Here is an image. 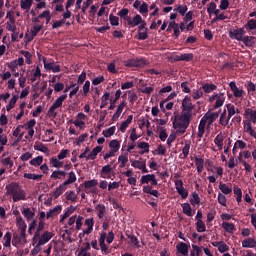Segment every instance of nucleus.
Instances as JSON below:
<instances>
[{"instance_id": "9d476101", "label": "nucleus", "mask_w": 256, "mask_h": 256, "mask_svg": "<svg viewBox=\"0 0 256 256\" xmlns=\"http://www.w3.org/2000/svg\"><path fill=\"white\" fill-rule=\"evenodd\" d=\"M126 19L130 27H137V25H141V23H143V17H141V15L139 14L135 15L133 19L131 18H126Z\"/></svg>"}, {"instance_id": "3c124183", "label": "nucleus", "mask_w": 256, "mask_h": 256, "mask_svg": "<svg viewBox=\"0 0 256 256\" xmlns=\"http://www.w3.org/2000/svg\"><path fill=\"white\" fill-rule=\"evenodd\" d=\"M191 205H199L201 203V198L199 197V194L197 192L192 193V199H190Z\"/></svg>"}, {"instance_id": "37998d69", "label": "nucleus", "mask_w": 256, "mask_h": 256, "mask_svg": "<svg viewBox=\"0 0 256 256\" xmlns=\"http://www.w3.org/2000/svg\"><path fill=\"white\" fill-rule=\"evenodd\" d=\"M99 182L96 179L88 180L84 182V189H92V187H97Z\"/></svg>"}, {"instance_id": "6ab92c4d", "label": "nucleus", "mask_w": 256, "mask_h": 256, "mask_svg": "<svg viewBox=\"0 0 256 256\" xmlns=\"http://www.w3.org/2000/svg\"><path fill=\"white\" fill-rule=\"evenodd\" d=\"M245 117L248 118V121H252V123H256V110H253L251 108H247L244 112Z\"/></svg>"}, {"instance_id": "a18cd8bd", "label": "nucleus", "mask_w": 256, "mask_h": 256, "mask_svg": "<svg viewBox=\"0 0 256 256\" xmlns=\"http://www.w3.org/2000/svg\"><path fill=\"white\" fill-rule=\"evenodd\" d=\"M109 97H111V94L109 92H105L101 98L102 102L100 105V109H105V107H107V101H109Z\"/></svg>"}, {"instance_id": "864d4df0", "label": "nucleus", "mask_w": 256, "mask_h": 256, "mask_svg": "<svg viewBox=\"0 0 256 256\" xmlns=\"http://www.w3.org/2000/svg\"><path fill=\"white\" fill-rule=\"evenodd\" d=\"M24 177L25 179H33L34 181H40V179H43V175L41 174L25 173Z\"/></svg>"}, {"instance_id": "4468645a", "label": "nucleus", "mask_w": 256, "mask_h": 256, "mask_svg": "<svg viewBox=\"0 0 256 256\" xmlns=\"http://www.w3.org/2000/svg\"><path fill=\"white\" fill-rule=\"evenodd\" d=\"M101 151H103V146H96L92 149L91 153L87 155L86 159L94 161V159H97V155H99Z\"/></svg>"}, {"instance_id": "cd10ccee", "label": "nucleus", "mask_w": 256, "mask_h": 256, "mask_svg": "<svg viewBox=\"0 0 256 256\" xmlns=\"http://www.w3.org/2000/svg\"><path fill=\"white\" fill-rule=\"evenodd\" d=\"M224 103H225V93H220L218 95V98H216L214 109H219V107H223Z\"/></svg>"}, {"instance_id": "412c9836", "label": "nucleus", "mask_w": 256, "mask_h": 256, "mask_svg": "<svg viewBox=\"0 0 256 256\" xmlns=\"http://www.w3.org/2000/svg\"><path fill=\"white\" fill-rule=\"evenodd\" d=\"M132 167H135V169H141L142 173H149V170L147 169V165L145 164V162H141L139 160H135L132 163Z\"/></svg>"}, {"instance_id": "2eb2a0df", "label": "nucleus", "mask_w": 256, "mask_h": 256, "mask_svg": "<svg viewBox=\"0 0 256 256\" xmlns=\"http://www.w3.org/2000/svg\"><path fill=\"white\" fill-rule=\"evenodd\" d=\"M229 117L227 116V109H224L219 118V125H222V127H227L229 125Z\"/></svg>"}, {"instance_id": "7ed1b4c3", "label": "nucleus", "mask_w": 256, "mask_h": 256, "mask_svg": "<svg viewBox=\"0 0 256 256\" xmlns=\"http://www.w3.org/2000/svg\"><path fill=\"white\" fill-rule=\"evenodd\" d=\"M65 99H67V94H63L55 100L48 110V117H52V119L57 117V109H59V107H63V101H65Z\"/></svg>"}, {"instance_id": "20e7f679", "label": "nucleus", "mask_w": 256, "mask_h": 256, "mask_svg": "<svg viewBox=\"0 0 256 256\" xmlns=\"http://www.w3.org/2000/svg\"><path fill=\"white\" fill-rule=\"evenodd\" d=\"M182 111L181 113H185L186 115H190L193 117V109H195V105L189 96H185L182 100Z\"/></svg>"}, {"instance_id": "c85d7f7f", "label": "nucleus", "mask_w": 256, "mask_h": 256, "mask_svg": "<svg viewBox=\"0 0 256 256\" xmlns=\"http://www.w3.org/2000/svg\"><path fill=\"white\" fill-rule=\"evenodd\" d=\"M68 179L66 181H64V185L67 187V185H73V183H75V181H77V175L75 174V172L71 171L68 174Z\"/></svg>"}, {"instance_id": "680f3d73", "label": "nucleus", "mask_w": 256, "mask_h": 256, "mask_svg": "<svg viewBox=\"0 0 256 256\" xmlns=\"http://www.w3.org/2000/svg\"><path fill=\"white\" fill-rule=\"evenodd\" d=\"M67 201H72L75 203L77 201V195H75V191H69L65 193Z\"/></svg>"}, {"instance_id": "c9c22d12", "label": "nucleus", "mask_w": 256, "mask_h": 256, "mask_svg": "<svg viewBox=\"0 0 256 256\" xmlns=\"http://www.w3.org/2000/svg\"><path fill=\"white\" fill-rule=\"evenodd\" d=\"M22 215H24L27 221H31V219L35 217V212L31 211V208H24L22 210Z\"/></svg>"}, {"instance_id": "dca6fc26", "label": "nucleus", "mask_w": 256, "mask_h": 256, "mask_svg": "<svg viewBox=\"0 0 256 256\" xmlns=\"http://www.w3.org/2000/svg\"><path fill=\"white\" fill-rule=\"evenodd\" d=\"M219 189L224 195H231L233 193V188L231 187V184H225L223 182H220Z\"/></svg>"}, {"instance_id": "13d9d810", "label": "nucleus", "mask_w": 256, "mask_h": 256, "mask_svg": "<svg viewBox=\"0 0 256 256\" xmlns=\"http://www.w3.org/2000/svg\"><path fill=\"white\" fill-rule=\"evenodd\" d=\"M215 145H217L218 149L221 151L223 149V136L218 134L214 139Z\"/></svg>"}, {"instance_id": "ea45409f", "label": "nucleus", "mask_w": 256, "mask_h": 256, "mask_svg": "<svg viewBox=\"0 0 256 256\" xmlns=\"http://www.w3.org/2000/svg\"><path fill=\"white\" fill-rule=\"evenodd\" d=\"M19 100V96L17 95H14L9 104L6 106V111H11V109H14L15 108V105L17 104V101Z\"/></svg>"}, {"instance_id": "a19ab883", "label": "nucleus", "mask_w": 256, "mask_h": 256, "mask_svg": "<svg viewBox=\"0 0 256 256\" xmlns=\"http://www.w3.org/2000/svg\"><path fill=\"white\" fill-rule=\"evenodd\" d=\"M126 237L130 239V243H132V245H134L136 249H139V247H141V245H139V239L135 235L126 234Z\"/></svg>"}, {"instance_id": "bb28decb", "label": "nucleus", "mask_w": 256, "mask_h": 256, "mask_svg": "<svg viewBox=\"0 0 256 256\" xmlns=\"http://www.w3.org/2000/svg\"><path fill=\"white\" fill-rule=\"evenodd\" d=\"M246 47H253L255 45V37L254 36H243L241 40Z\"/></svg>"}, {"instance_id": "58836bf2", "label": "nucleus", "mask_w": 256, "mask_h": 256, "mask_svg": "<svg viewBox=\"0 0 256 256\" xmlns=\"http://www.w3.org/2000/svg\"><path fill=\"white\" fill-rule=\"evenodd\" d=\"M17 227L20 229V231H27V224L25 223V220H23V217H17Z\"/></svg>"}, {"instance_id": "393cba45", "label": "nucleus", "mask_w": 256, "mask_h": 256, "mask_svg": "<svg viewBox=\"0 0 256 256\" xmlns=\"http://www.w3.org/2000/svg\"><path fill=\"white\" fill-rule=\"evenodd\" d=\"M222 229H224L226 233H235L236 231L235 224L229 222H223Z\"/></svg>"}, {"instance_id": "052dcab7", "label": "nucleus", "mask_w": 256, "mask_h": 256, "mask_svg": "<svg viewBox=\"0 0 256 256\" xmlns=\"http://www.w3.org/2000/svg\"><path fill=\"white\" fill-rule=\"evenodd\" d=\"M149 29L138 32V40L145 41V39H149Z\"/></svg>"}, {"instance_id": "c03bdc74", "label": "nucleus", "mask_w": 256, "mask_h": 256, "mask_svg": "<svg viewBox=\"0 0 256 256\" xmlns=\"http://www.w3.org/2000/svg\"><path fill=\"white\" fill-rule=\"evenodd\" d=\"M34 149H35V151H41V153L49 152V148H47V146H45V144H43L41 142H39L38 144H35Z\"/></svg>"}, {"instance_id": "79ce46f5", "label": "nucleus", "mask_w": 256, "mask_h": 256, "mask_svg": "<svg viewBox=\"0 0 256 256\" xmlns=\"http://www.w3.org/2000/svg\"><path fill=\"white\" fill-rule=\"evenodd\" d=\"M154 177H155V174H147V175L142 176L140 179L141 185L151 183V181Z\"/></svg>"}, {"instance_id": "2f4dec72", "label": "nucleus", "mask_w": 256, "mask_h": 256, "mask_svg": "<svg viewBox=\"0 0 256 256\" xmlns=\"http://www.w3.org/2000/svg\"><path fill=\"white\" fill-rule=\"evenodd\" d=\"M207 125V122L201 118L200 123L198 125V137H203L205 135V126Z\"/></svg>"}, {"instance_id": "f257e3e1", "label": "nucleus", "mask_w": 256, "mask_h": 256, "mask_svg": "<svg viewBox=\"0 0 256 256\" xmlns=\"http://www.w3.org/2000/svg\"><path fill=\"white\" fill-rule=\"evenodd\" d=\"M6 195H12V201L17 203L18 201H27V193L21 189L19 183L11 182L6 185Z\"/></svg>"}, {"instance_id": "f3484780", "label": "nucleus", "mask_w": 256, "mask_h": 256, "mask_svg": "<svg viewBox=\"0 0 256 256\" xmlns=\"http://www.w3.org/2000/svg\"><path fill=\"white\" fill-rule=\"evenodd\" d=\"M194 160H195L197 173H203V169H205V160L197 156L194 157Z\"/></svg>"}, {"instance_id": "b1692460", "label": "nucleus", "mask_w": 256, "mask_h": 256, "mask_svg": "<svg viewBox=\"0 0 256 256\" xmlns=\"http://www.w3.org/2000/svg\"><path fill=\"white\" fill-rule=\"evenodd\" d=\"M65 191H67V186L64 183L60 184L59 187H57L54 191V199H59V197H61Z\"/></svg>"}, {"instance_id": "4be33fe9", "label": "nucleus", "mask_w": 256, "mask_h": 256, "mask_svg": "<svg viewBox=\"0 0 256 256\" xmlns=\"http://www.w3.org/2000/svg\"><path fill=\"white\" fill-rule=\"evenodd\" d=\"M133 123V115H129L126 119V121H123L120 125V131L121 133H125L127 131V127Z\"/></svg>"}, {"instance_id": "0eeeda50", "label": "nucleus", "mask_w": 256, "mask_h": 256, "mask_svg": "<svg viewBox=\"0 0 256 256\" xmlns=\"http://www.w3.org/2000/svg\"><path fill=\"white\" fill-rule=\"evenodd\" d=\"M229 87L234 95V97H236L237 99H240V97H243V89H239V87H237V83H235V81H232L229 83Z\"/></svg>"}, {"instance_id": "de8ad7c7", "label": "nucleus", "mask_w": 256, "mask_h": 256, "mask_svg": "<svg viewBox=\"0 0 256 256\" xmlns=\"http://www.w3.org/2000/svg\"><path fill=\"white\" fill-rule=\"evenodd\" d=\"M190 149H191V142H186L182 149L183 159H187V157H189Z\"/></svg>"}, {"instance_id": "6e6d98bb", "label": "nucleus", "mask_w": 256, "mask_h": 256, "mask_svg": "<svg viewBox=\"0 0 256 256\" xmlns=\"http://www.w3.org/2000/svg\"><path fill=\"white\" fill-rule=\"evenodd\" d=\"M43 163V156H38L32 160H30V165L33 167H39Z\"/></svg>"}, {"instance_id": "aec40b11", "label": "nucleus", "mask_w": 256, "mask_h": 256, "mask_svg": "<svg viewBox=\"0 0 256 256\" xmlns=\"http://www.w3.org/2000/svg\"><path fill=\"white\" fill-rule=\"evenodd\" d=\"M125 105H126V104H125V101H122V102L119 104V106H118L116 112H115L114 115L112 116V121H113V122L117 121V120L119 119V117H121V114L123 113V109H125Z\"/></svg>"}, {"instance_id": "7c9ffc66", "label": "nucleus", "mask_w": 256, "mask_h": 256, "mask_svg": "<svg viewBox=\"0 0 256 256\" xmlns=\"http://www.w3.org/2000/svg\"><path fill=\"white\" fill-rule=\"evenodd\" d=\"M109 147H110V151L117 153L119 149H121V143H119V140H112L109 143Z\"/></svg>"}, {"instance_id": "a878e982", "label": "nucleus", "mask_w": 256, "mask_h": 256, "mask_svg": "<svg viewBox=\"0 0 256 256\" xmlns=\"http://www.w3.org/2000/svg\"><path fill=\"white\" fill-rule=\"evenodd\" d=\"M67 176V172L63 171V170H55L52 172L50 178L51 179H65V177Z\"/></svg>"}, {"instance_id": "5fc2aeb1", "label": "nucleus", "mask_w": 256, "mask_h": 256, "mask_svg": "<svg viewBox=\"0 0 256 256\" xmlns=\"http://www.w3.org/2000/svg\"><path fill=\"white\" fill-rule=\"evenodd\" d=\"M137 147H138L139 149H144V150H142V151L140 152L141 155H143L144 153H149V143H147V142H139L138 145H137Z\"/></svg>"}, {"instance_id": "e2e57ef3", "label": "nucleus", "mask_w": 256, "mask_h": 256, "mask_svg": "<svg viewBox=\"0 0 256 256\" xmlns=\"http://www.w3.org/2000/svg\"><path fill=\"white\" fill-rule=\"evenodd\" d=\"M244 27L247 29L249 28L250 31H255L256 29V20L255 19H250Z\"/></svg>"}, {"instance_id": "338daca9", "label": "nucleus", "mask_w": 256, "mask_h": 256, "mask_svg": "<svg viewBox=\"0 0 256 256\" xmlns=\"http://www.w3.org/2000/svg\"><path fill=\"white\" fill-rule=\"evenodd\" d=\"M50 163L56 169H61V167H63V162L59 161L57 158H51Z\"/></svg>"}, {"instance_id": "e433bc0d", "label": "nucleus", "mask_w": 256, "mask_h": 256, "mask_svg": "<svg viewBox=\"0 0 256 256\" xmlns=\"http://www.w3.org/2000/svg\"><path fill=\"white\" fill-rule=\"evenodd\" d=\"M33 5V0H21L20 7L25 11H29Z\"/></svg>"}, {"instance_id": "0e129e2a", "label": "nucleus", "mask_w": 256, "mask_h": 256, "mask_svg": "<svg viewBox=\"0 0 256 256\" xmlns=\"http://www.w3.org/2000/svg\"><path fill=\"white\" fill-rule=\"evenodd\" d=\"M193 57V53L180 54V61H186V63H189V61H193Z\"/></svg>"}, {"instance_id": "4c0bfd02", "label": "nucleus", "mask_w": 256, "mask_h": 256, "mask_svg": "<svg viewBox=\"0 0 256 256\" xmlns=\"http://www.w3.org/2000/svg\"><path fill=\"white\" fill-rule=\"evenodd\" d=\"M115 131H117V128L115 126H111L110 128L104 130L102 135H104L106 139H109V137H113V135H115Z\"/></svg>"}, {"instance_id": "423d86ee", "label": "nucleus", "mask_w": 256, "mask_h": 256, "mask_svg": "<svg viewBox=\"0 0 256 256\" xmlns=\"http://www.w3.org/2000/svg\"><path fill=\"white\" fill-rule=\"evenodd\" d=\"M105 239H107V232H101L100 233V238L98 240L99 246L101 248L102 253H109V246L105 244Z\"/></svg>"}, {"instance_id": "6e6552de", "label": "nucleus", "mask_w": 256, "mask_h": 256, "mask_svg": "<svg viewBox=\"0 0 256 256\" xmlns=\"http://www.w3.org/2000/svg\"><path fill=\"white\" fill-rule=\"evenodd\" d=\"M145 60L143 59H129L125 62V67H143Z\"/></svg>"}, {"instance_id": "72a5a7b5", "label": "nucleus", "mask_w": 256, "mask_h": 256, "mask_svg": "<svg viewBox=\"0 0 256 256\" xmlns=\"http://www.w3.org/2000/svg\"><path fill=\"white\" fill-rule=\"evenodd\" d=\"M230 39H236V41H243V36L238 29L229 32Z\"/></svg>"}, {"instance_id": "9b49d317", "label": "nucleus", "mask_w": 256, "mask_h": 256, "mask_svg": "<svg viewBox=\"0 0 256 256\" xmlns=\"http://www.w3.org/2000/svg\"><path fill=\"white\" fill-rule=\"evenodd\" d=\"M52 238H53V234H51V232L49 231H45L43 235L40 236L38 244L40 246H43L46 243H49V241H51Z\"/></svg>"}, {"instance_id": "39448f33", "label": "nucleus", "mask_w": 256, "mask_h": 256, "mask_svg": "<svg viewBox=\"0 0 256 256\" xmlns=\"http://www.w3.org/2000/svg\"><path fill=\"white\" fill-rule=\"evenodd\" d=\"M202 119L208 123V125H213L217 119H219V113L217 112H207Z\"/></svg>"}, {"instance_id": "4d7b16f0", "label": "nucleus", "mask_w": 256, "mask_h": 256, "mask_svg": "<svg viewBox=\"0 0 256 256\" xmlns=\"http://www.w3.org/2000/svg\"><path fill=\"white\" fill-rule=\"evenodd\" d=\"M21 55L25 57L27 65H31V63H33V60H31V57H33V55H31V52L22 50Z\"/></svg>"}, {"instance_id": "5701e85b", "label": "nucleus", "mask_w": 256, "mask_h": 256, "mask_svg": "<svg viewBox=\"0 0 256 256\" xmlns=\"http://www.w3.org/2000/svg\"><path fill=\"white\" fill-rule=\"evenodd\" d=\"M182 211L184 213V215H187L188 217H193L195 211H193V209L191 208V204L189 203H184L182 204Z\"/></svg>"}, {"instance_id": "09e8293b", "label": "nucleus", "mask_w": 256, "mask_h": 256, "mask_svg": "<svg viewBox=\"0 0 256 256\" xmlns=\"http://www.w3.org/2000/svg\"><path fill=\"white\" fill-rule=\"evenodd\" d=\"M202 89H203L204 93H211V91H215L217 89V85L206 83L202 86Z\"/></svg>"}, {"instance_id": "ddd939ff", "label": "nucleus", "mask_w": 256, "mask_h": 256, "mask_svg": "<svg viewBox=\"0 0 256 256\" xmlns=\"http://www.w3.org/2000/svg\"><path fill=\"white\" fill-rule=\"evenodd\" d=\"M61 211H63V206L61 205H58L55 208L50 209L46 214V219H51V217H57V215H59Z\"/></svg>"}, {"instance_id": "49530a36", "label": "nucleus", "mask_w": 256, "mask_h": 256, "mask_svg": "<svg viewBox=\"0 0 256 256\" xmlns=\"http://www.w3.org/2000/svg\"><path fill=\"white\" fill-rule=\"evenodd\" d=\"M226 109L228 111V119H229V121H231V117H233V115H235V113H237V111L235 110V105L227 104Z\"/></svg>"}, {"instance_id": "69168bd1", "label": "nucleus", "mask_w": 256, "mask_h": 256, "mask_svg": "<svg viewBox=\"0 0 256 256\" xmlns=\"http://www.w3.org/2000/svg\"><path fill=\"white\" fill-rule=\"evenodd\" d=\"M109 21H110V24L112 25V27H118V25H119V17H117V16H115L113 14H110Z\"/></svg>"}, {"instance_id": "473e14b6", "label": "nucleus", "mask_w": 256, "mask_h": 256, "mask_svg": "<svg viewBox=\"0 0 256 256\" xmlns=\"http://www.w3.org/2000/svg\"><path fill=\"white\" fill-rule=\"evenodd\" d=\"M196 231L197 233H205L207 231V226L203 220L196 221Z\"/></svg>"}, {"instance_id": "a211bd4d", "label": "nucleus", "mask_w": 256, "mask_h": 256, "mask_svg": "<svg viewBox=\"0 0 256 256\" xmlns=\"http://www.w3.org/2000/svg\"><path fill=\"white\" fill-rule=\"evenodd\" d=\"M242 247L244 249H255L256 247V241L254 238H247L242 241Z\"/></svg>"}, {"instance_id": "1a4fd4ad", "label": "nucleus", "mask_w": 256, "mask_h": 256, "mask_svg": "<svg viewBox=\"0 0 256 256\" xmlns=\"http://www.w3.org/2000/svg\"><path fill=\"white\" fill-rule=\"evenodd\" d=\"M115 167H117V164L114 165V167L111 166V164H107L105 166L102 167V170L100 172V175L103 179H110L109 175L111 173V171H113V169H115Z\"/></svg>"}, {"instance_id": "8fccbe9b", "label": "nucleus", "mask_w": 256, "mask_h": 256, "mask_svg": "<svg viewBox=\"0 0 256 256\" xmlns=\"http://www.w3.org/2000/svg\"><path fill=\"white\" fill-rule=\"evenodd\" d=\"M244 127L246 129V133H249L251 137H254V139H256V131L253 129L251 122L246 123V126Z\"/></svg>"}, {"instance_id": "f704fd0d", "label": "nucleus", "mask_w": 256, "mask_h": 256, "mask_svg": "<svg viewBox=\"0 0 256 256\" xmlns=\"http://www.w3.org/2000/svg\"><path fill=\"white\" fill-rule=\"evenodd\" d=\"M96 211H98V218L103 219L105 217V212L107 211L104 204H98L95 207Z\"/></svg>"}, {"instance_id": "f03ea898", "label": "nucleus", "mask_w": 256, "mask_h": 256, "mask_svg": "<svg viewBox=\"0 0 256 256\" xmlns=\"http://www.w3.org/2000/svg\"><path fill=\"white\" fill-rule=\"evenodd\" d=\"M193 116L181 112V114L175 118L173 121V127L176 129V133H180V135H183L185 131H187V128L189 125H191V118Z\"/></svg>"}, {"instance_id": "603ef678", "label": "nucleus", "mask_w": 256, "mask_h": 256, "mask_svg": "<svg viewBox=\"0 0 256 256\" xmlns=\"http://www.w3.org/2000/svg\"><path fill=\"white\" fill-rule=\"evenodd\" d=\"M174 11H177V13L184 17L187 11H189V8L187 7V5H178L177 8L174 9Z\"/></svg>"}, {"instance_id": "774afa93", "label": "nucleus", "mask_w": 256, "mask_h": 256, "mask_svg": "<svg viewBox=\"0 0 256 256\" xmlns=\"http://www.w3.org/2000/svg\"><path fill=\"white\" fill-rule=\"evenodd\" d=\"M11 232H6L4 235V247H11Z\"/></svg>"}, {"instance_id": "c756f323", "label": "nucleus", "mask_w": 256, "mask_h": 256, "mask_svg": "<svg viewBox=\"0 0 256 256\" xmlns=\"http://www.w3.org/2000/svg\"><path fill=\"white\" fill-rule=\"evenodd\" d=\"M121 90L118 89L115 93V98L113 100H110V106L109 109L110 111H113V109H115V103H117V101H119V99H121Z\"/></svg>"}, {"instance_id": "f8f14e48", "label": "nucleus", "mask_w": 256, "mask_h": 256, "mask_svg": "<svg viewBox=\"0 0 256 256\" xmlns=\"http://www.w3.org/2000/svg\"><path fill=\"white\" fill-rule=\"evenodd\" d=\"M176 249L178 253H181V255L187 256L189 255V245L185 242H180L176 245Z\"/></svg>"}, {"instance_id": "bf43d9fd", "label": "nucleus", "mask_w": 256, "mask_h": 256, "mask_svg": "<svg viewBox=\"0 0 256 256\" xmlns=\"http://www.w3.org/2000/svg\"><path fill=\"white\" fill-rule=\"evenodd\" d=\"M119 17H121V19H124V21H127V19H131V17H129V9L127 8H123L120 12H118Z\"/></svg>"}]
</instances>
